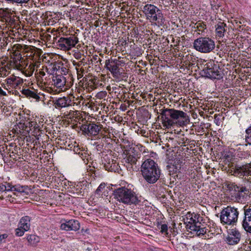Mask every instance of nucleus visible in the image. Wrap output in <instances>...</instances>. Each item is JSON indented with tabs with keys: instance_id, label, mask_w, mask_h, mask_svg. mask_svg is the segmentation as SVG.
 <instances>
[{
	"instance_id": "17",
	"label": "nucleus",
	"mask_w": 251,
	"mask_h": 251,
	"mask_svg": "<svg viewBox=\"0 0 251 251\" xmlns=\"http://www.w3.org/2000/svg\"><path fill=\"white\" fill-rule=\"evenodd\" d=\"M117 60H107L105 61V66L113 76H116L119 73V65Z\"/></svg>"
},
{
	"instance_id": "19",
	"label": "nucleus",
	"mask_w": 251,
	"mask_h": 251,
	"mask_svg": "<svg viewBox=\"0 0 251 251\" xmlns=\"http://www.w3.org/2000/svg\"><path fill=\"white\" fill-rule=\"evenodd\" d=\"M244 215L242 226L247 232L251 233V212L244 209Z\"/></svg>"
},
{
	"instance_id": "4",
	"label": "nucleus",
	"mask_w": 251,
	"mask_h": 251,
	"mask_svg": "<svg viewBox=\"0 0 251 251\" xmlns=\"http://www.w3.org/2000/svg\"><path fill=\"white\" fill-rule=\"evenodd\" d=\"M238 214L237 208L227 206L223 209L221 212V222L223 225L234 224L237 221Z\"/></svg>"
},
{
	"instance_id": "37",
	"label": "nucleus",
	"mask_w": 251,
	"mask_h": 251,
	"mask_svg": "<svg viewBox=\"0 0 251 251\" xmlns=\"http://www.w3.org/2000/svg\"><path fill=\"white\" fill-rule=\"evenodd\" d=\"M78 79L81 78L83 76L84 70L82 67L76 68Z\"/></svg>"
},
{
	"instance_id": "51",
	"label": "nucleus",
	"mask_w": 251,
	"mask_h": 251,
	"mask_svg": "<svg viewBox=\"0 0 251 251\" xmlns=\"http://www.w3.org/2000/svg\"><path fill=\"white\" fill-rule=\"evenodd\" d=\"M245 209H247V210H248V211H250L251 212V206H250L248 208H247L246 207L245 208Z\"/></svg>"
},
{
	"instance_id": "18",
	"label": "nucleus",
	"mask_w": 251,
	"mask_h": 251,
	"mask_svg": "<svg viewBox=\"0 0 251 251\" xmlns=\"http://www.w3.org/2000/svg\"><path fill=\"white\" fill-rule=\"evenodd\" d=\"M65 117L68 119H71L75 122L80 123L83 121V119L81 116L80 112L77 110H70V112L65 114Z\"/></svg>"
},
{
	"instance_id": "10",
	"label": "nucleus",
	"mask_w": 251,
	"mask_h": 251,
	"mask_svg": "<svg viewBox=\"0 0 251 251\" xmlns=\"http://www.w3.org/2000/svg\"><path fill=\"white\" fill-rule=\"evenodd\" d=\"M184 224H186L187 229L191 231V226H197V223L200 222L198 221L197 216L195 214H192L188 212L183 218Z\"/></svg>"
},
{
	"instance_id": "42",
	"label": "nucleus",
	"mask_w": 251,
	"mask_h": 251,
	"mask_svg": "<svg viewBox=\"0 0 251 251\" xmlns=\"http://www.w3.org/2000/svg\"><path fill=\"white\" fill-rule=\"evenodd\" d=\"M23 49L22 52H27L28 51H29L30 50H31V47H29L28 46L25 45H23Z\"/></svg>"
},
{
	"instance_id": "1",
	"label": "nucleus",
	"mask_w": 251,
	"mask_h": 251,
	"mask_svg": "<svg viewBox=\"0 0 251 251\" xmlns=\"http://www.w3.org/2000/svg\"><path fill=\"white\" fill-rule=\"evenodd\" d=\"M141 172L144 178L150 183L155 182L159 177L157 165L151 159L146 160L141 165Z\"/></svg>"
},
{
	"instance_id": "45",
	"label": "nucleus",
	"mask_w": 251,
	"mask_h": 251,
	"mask_svg": "<svg viewBox=\"0 0 251 251\" xmlns=\"http://www.w3.org/2000/svg\"><path fill=\"white\" fill-rule=\"evenodd\" d=\"M13 55L17 57V58H15L16 59H22V56L21 55V53L17 51H13Z\"/></svg>"
},
{
	"instance_id": "31",
	"label": "nucleus",
	"mask_w": 251,
	"mask_h": 251,
	"mask_svg": "<svg viewBox=\"0 0 251 251\" xmlns=\"http://www.w3.org/2000/svg\"><path fill=\"white\" fill-rule=\"evenodd\" d=\"M27 240L30 245L35 246L39 242L40 238L34 234H31L27 237Z\"/></svg>"
},
{
	"instance_id": "29",
	"label": "nucleus",
	"mask_w": 251,
	"mask_h": 251,
	"mask_svg": "<svg viewBox=\"0 0 251 251\" xmlns=\"http://www.w3.org/2000/svg\"><path fill=\"white\" fill-rule=\"evenodd\" d=\"M124 159L125 162L131 165L135 164L137 161L136 156L134 154H131L129 152L126 154V157Z\"/></svg>"
},
{
	"instance_id": "53",
	"label": "nucleus",
	"mask_w": 251,
	"mask_h": 251,
	"mask_svg": "<svg viewBox=\"0 0 251 251\" xmlns=\"http://www.w3.org/2000/svg\"><path fill=\"white\" fill-rule=\"evenodd\" d=\"M178 124L179 125V126H181V124L179 123V122L178 123Z\"/></svg>"
},
{
	"instance_id": "35",
	"label": "nucleus",
	"mask_w": 251,
	"mask_h": 251,
	"mask_svg": "<svg viewBox=\"0 0 251 251\" xmlns=\"http://www.w3.org/2000/svg\"><path fill=\"white\" fill-rule=\"evenodd\" d=\"M246 141L248 144H251V126L246 130Z\"/></svg>"
},
{
	"instance_id": "21",
	"label": "nucleus",
	"mask_w": 251,
	"mask_h": 251,
	"mask_svg": "<svg viewBox=\"0 0 251 251\" xmlns=\"http://www.w3.org/2000/svg\"><path fill=\"white\" fill-rule=\"evenodd\" d=\"M17 196L16 193L8 188L7 191H5L3 194H1L0 196L1 199H5L11 202L14 201V200L16 199V197Z\"/></svg>"
},
{
	"instance_id": "11",
	"label": "nucleus",
	"mask_w": 251,
	"mask_h": 251,
	"mask_svg": "<svg viewBox=\"0 0 251 251\" xmlns=\"http://www.w3.org/2000/svg\"><path fill=\"white\" fill-rule=\"evenodd\" d=\"M156 7L154 5L148 4L144 6L143 11L148 18L150 17L152 21L155 22L157 20V17L156 14Z\"/></svg>"
},
{
	"instance_id": "41",
	"label": "nucleus",
	"mask_w": 251,
	"mask_h": 251,
	"mask_svg": "<svg viewBox=\"0 0 251 251\" xmlns=\"http://www.w3.org/2000/svg\"><path fill=\"white\" fill-rule=\"evenodd\" d=\"M167 230H168L167 226L166 224L162 225L161 226V232L162 233H165L166 234H168Z\"/></svg>"
},
{
	"instance_id": "8",
	"label": "nucleus",
	"mask_w": 251,
	"mask_h": 251,
	"mask_svg": "<svg viewBox=\"0 0 251 251\" xmlns=\"http://www.w3.org/2000/svg\"><path fill=\"white\" fill-rule=\"evenodd\" d=\"M161 115L162 116L169 117L173 121L176 120L179 118H184L186 114L183 111L172 109H164L161 110Z\"/></svg>"
},
{
	"instance_id": "38",
	"label": "nucleus",
	"mask_w": 251,
	"mask_h": 251,
	"mask_svg": "<svg viewBox=\"0 0 251 251\" xmlns=\"http://www.w3.org/2000/svg\"><path fill=\"white\" fill-rule=\"evenodd\" d=\"M16 235L18 236H22L24 235L25 230H24L23 228H21L20 226L16 229Z\"/></svg>"
},
{
	"instance_id": "12",
	"label": "nucleus",
	"mask_w": 251,
	"mask_h": 251,
	"mask_svg": "<svg viewBox=\"0 0 251 251\" xmlns=\"http://www.w3.org/2000/svg\"><path fill=\"white\" fill-rule=\"evenodd\" d=\"M223 162L224 164L227 165L229 168L227 171L229 174H230L229 170L230 172L231 171L230 170L233 171L235 166H237L236 165V161L234 156L230 153H227L225 155L223 158Z\"/></svg>"
},
{
	"instance_id": "22",
	"label": "nucleus",
	"mask_w": 251,
	"mask_h": 251,
	"mask_svg": "<svg viewBox=\"0 0 251 251\" xmlns=\"http://www.w3.org/2000/svg\"><path fill=\"white\" fill-rule=\"evenodd\" d=\"M52 80L54 85L58 88L64 86L65 83V77L61 75H56L53 77Z\"/></svg>"
},
{
	"instance_id": "6",
	"label": "nucleus",
	"mask_w": 251,
	"mask_h": 251,
	"mask_svg": "<svg viewBox=\"0 0 251 251\" xmlns=\"http://www.w3.org/2000/svg\"><path fill=\"white\" fill-rule=\"evenodd\" d=\"M78 42V38L74 35L69 37H61L58 40L59 47L61 50H69Z\"/></svg>"
},
{
	"instance_id": "28",
	"label": "nucleus",
	"mask_w": 251,
	"mask_h": 251,
	"mask_svg": "<svg viewBox=\"0 0 251 251\" xmlns=\"http://www.w3.org/2000/svg\"><path fill=\"white\" fill-rule=\"evenodd\" d=\"M23 95L27 97L32 98L35 100H39L40 97L34 91L30 90L29 89H23L22 91Z\"/></svg>"
},
{
	"instance_id": "39",
	"label": "nucleus",
	"mask_w": 251,
	"mask_h": 251,
	"mask_svg": "<svg viewBox=\"0 0 251 251\" xmlns=\"http://www.w3.org/2000/svg\"><path fill=\"white\" fill-rule=\"evenodd\" d=\"M34 69H35V65L33 64H30L29 65L28 68L27 70L29 75H32L34 71Z\"/></svg>"
},
{
	"instance_id": "2",
	"label": "nucleus",
	"mask_w": 251,
	"mask_h": 251,
	"mask_svg": "<svg viewBox=\"0 0 251 251\" xmlns=\"http://www.w3.org/2000/svg\"><path fill=\"white\" fill-rule=\"evenodd\" d=\"M115 198L119 202L126 204H138L140 201L135 193L125 187L118 188L114 191Z\"/></svg>"
},
{
	"instance_id": "5",
	"label": "nucleus",
	"mask_w": 251,
	"mask_h": 251,
	"mask_svg": "<svg viewBox=\"0 0 251 251\" xmlns=\"http://www.w3.org/2000/svg\"><path fill=\"white\" fill-rule=\"evenodd\" d=\"M202 74L205 77L210 78L219 79L222 77V73L219 67L215 65L213 62L210 61L206 63L203 70Z\"/></svg>"
},
{
	"instance_id": "20",
	"label": "nucleus",
	"mask_w": 251,
	"mask_h": 251,
	"mask_svg": "<svg viewBox=\"0 0 251 251\" xmlns=\"http://www.w3.org/2000/svg\"><path fill=\"white\" fill-rule=\"evenodd\" d=\"M203 225L201 223H197V226H191V231H190L192 233H195L199 236H202L204 235L207 231V229L205 227H203Z\"/></svg>"
},
{
	"instance_id": "40",
	"label": "nucleus",
	"mask_w": 251,
	"mask_h": 251,
	"mask_svg": "<svg viewBox=\"0 0 251 251\" xmlns=\"http://www.w3.org/2000/svg\"><path fill=\"white\" fill-rule=\"evenodd\" d=\"M45 75L46 73L44 70H43V69H42V70H40L38 73V75L37 76V79L38 81H41V76H44Z\"/></svg>"
},
{
	"instance_id": "44",
	"label": "nucleus",
	"mask_w": 251,
	"mask_h": 251,
	"mask_svg": "<svg viewBox=\"0 0 251 251\" xmlns=\"http://www.w3.org/2000/svg\"><path fill=\"white\" fill-rule=\"evenodd\" d=\"M29 0H16L15 3L18 4H26L27 3Z\"/></svg>"
},
{
	"instance_id": "48",
	"label": "nucleus",
	"mask_w": 251,
	"mask_h": 251,
	"mask_svg": "<svg viewBox=\"0 0 251 251\" xmlns=\"http://www.w3.org/2000/svg\"><path fill=\"white\" fill-rule=\"evenodd\" d=\"M7 237V235L5 234L0 235V243H1L3 240L6 238Z\"/></svg>"
},
{
	"instance_id": "15",
	"label": "nucleus",
	"mask_w": 251,
	"mask_h": 251,
	"mask_svg": "<svg viewBox=\"0 0 251 251\" xmlns=\"http://www.w3.org/2000/svg\"><path fill=\"white\" fill-rule=\"evenodd\" d=\"M12 64L5 59H0V77H5L10 72Z\"/></svg>"
},
{
	"instance_id": "34",
	"label": "nucleus",
	"mask_w": 251,
	"mask_h": 251,
	"mask_svg": "<svg viewBox=\"0 0 251 251\" xmlns=\"http://www.w3.org/2000/svg\"><path fill=\"white\" fill-rule=\"evenodd\" d=\"M8 94H11V91L8 88H4V90L0 87V97L8 96Z\"/></svg>"
},
{
	"instance_id": "47",
	"label": "nucleus",
	"mask_w": 251,
	"mask_h": 251,
	"mask_svg": "<svg viewBox=\"0 0 251 251\" xmlns=\"http://www.w3.org/2000/svg\"><path fill=\"white\" fill-rule=\"evenodd\" d=\"M34 122L32 121H29L25 123V125L27 126V129L29 128L30 127L32 126H33V124Z\"/></svg>"
},
{
	"instance_id": "43",
	"label": "nucleus",
	"mask_w": 251,
	"mask_h": 251,
	"mask_svg": "<svg viewBox=\"0 0 251 251\" xmlns=\"http://www.w3.org/2000/svg\"><path fill=\"white\" fill-rule=\"evenodd\" d=\"M8 188L4 185H1L0 186V191L1 192L2 194H3L5 191H7Z\"/></svg>"
},
{
	"instance_id": "36",
	"label": "nucleus",
	"mask_w": 251,
	"mask_h": 251,
	"mask_svg": "<svg viewBox=\"0 0 251 251\" xmlns=\"http://www.w3.org/2000/svg\"><path fill=\"white\" fill-rule=\"evenodd\" d=\"M23 45L21 44H16L12 47V51H17L19 52H22Z\"/></svg>"
},
{
	"instance_id": "49",
	"label": "nucleus",
	"mask_w": 251,
	"mask_h": 251,
	"mask_svg": "<svg viewBox=\"0 0 251 251\" xmlns=\"http://www.w3.org/2000/svg\"><path fill=\"white\" fill-rule=\"evenodd\" d=\"M43 70H44L45 72H47L48 74H50V73L49 72V69L47 68V67H43Z\"/></svg>"
},
{
	"instance_id": "50",
	"label": "nucleus",
	"mask_w": 251,
	"mask_h": 251,
	"mask_svg": "<svg viewBox=\"0 0 251 251\" xmlns=\"http://www.w3.org/2000/svg\"><path fill=\"white\" fill-rule=\"evenodd\" d=\"M101 188H102V185H100L99 187L98 188V189H97L96 191L97 192H98L99 191H100Z\"/></svg>"
},
{
	"instance_id": "14",
	"label": "nucleus",
	"mask_w": 251,
	"mask_h": 251,
	"mask_svg": "<svg viewBox=\"0 0 251 251\" xmlns=\"http://www.w3.org/2000/svg\"><path fill=\"white\" fill-rule=\"evenodd\" d=\"M241 238L240 233L236 229H232L226 238V241L229 245L237 244Z\"/></svg>"
},
{
	"instance_id": "25",
	"label": "nucleus",
	"mask_w": 251,
	"mask_h": 251,
	"mask_svg": "<svg viewBox=\"0 0 251 251\" xmlns=\"http://www.w3.org/2000/svg\"><path fill=\"white\" fill-rule=\"evenodd\" d=\"M19 226L25 230L28 231L30 228V218L28 216L23 217L20 221Z\"/></svg>"
},
{
	"instance_id": "3",
	"label": "nucleus",
	"mask_w": 251,
	"mask_h": 251,
	"mask_svg": "<svg viewBox=\"0 0 251 251\" xmlns=\"http://www.w3.org/2000/svg\"><path fill=\"white\" fill-rule=\"evenodd\" d=\"M194 49L201 53H209L215 47V42L209 37H200L196 39L193 43Z\"/></svg>"
},
{
	"instance_id": "32",
	"label": "nucleus",
	"mask_w": 251,
	"mask_h": 251,
	"mask_svg": "<svg viewBox=\"0 0 251 251\" xmlns=\"http://www.w3.org/2000/svg\"><path fill=\"white\" fill-rule=\"evenodd\" d=\"M15 130L19 132H21V130H27V126L25 125V123L20 122L16 126Z\"/></svg>"
},
{
	"instance_id": "9",
	"label": "nucleus",
	"mask_w": 251,
	"mask_h": 251,
	"mask_svg": "<svg viewBox=\"0 0 251 251\" xmlns=\"http://www.w3.org/2000/svg\"><path fill=\"white\" fill-rule=\"evenodd\" d=\"M101 127L93 123L83 124L81 126V130L85 133L92 135H97L101 129Z\"/></svg>"
},
{
	"instance_id": "16",
	"label": "nucleus",
	"mask_w": 251,
	"mask_h": 251,
	"mask_svg": "<svg viewBox=\"0 0 251 251\" xmlns=\"http://www.w3.org/2000/svg\"><path fill=\"white\" fill-rule=\"evenodd\" d=\"M80 228L79 222L75 220H71L61 225V228L65 230H77Z\"/></svg>"
},
{
	"instance_id": "24",
	"label": "nucleus",
	"mask_w": 251,
	"mask_h": 251,
	"mask_svg": "<svg viewBox=\"0 0 251 251\" xmlns=\"http://www.w3.org/2000/svg\"><path fill=\"white\" fill-rule=\"evenodd\" d=\"M27 64L25 62L23 58L16 59L13 58V65L12 66L16 68L17 70H22L25 68V66H26Z\"/></svg>"
},
{
	"instance_id": "33",
	"label": "nucleus",
	"mask_w": 251,
	"mask_h": 251,
	"mask_svg": "<svg viewBox=\"0 0 251 251\" xmlns=\"http://www.w3.org/2000/svg\"><path fill=\"white\" fill-rule=\"evenodd\" d=\"M225 184V186L230 191H237V189H239V187L235 185L234 183L226 181Z\"/></svg>"
},
{
	"instance_id": "46",
	"label": "nucleus",
	"mask_w": 251,
	"mask_h": 251,
	"mask_svg": "<svg viewBox=\"0 0 251 251\" xmlns=\"http://www.w3.org/2000/svg\"><path fill=\"white\" fill-rule=\"evenodd\" d=\"M237 191L240 192H244L247 191V188L245 187H239V189H237Z\"/></svg>"
},
{
	"instance_id": "23",
	"label": "nucleus",
	"mask_w": 251,
	"mask_h": 251,
	"mask_svg": "<svg viewBox=\"0 0 251 251\" xmlns=\"http://www.w3.org/2000/svg\"><path fill=\"white\" fill-rule=\"evenodd\" d=\"M71 101V100H69L67 98L63 97L57 100L54 104L56 107H65L69 106Z\"/></svg>"
},
{
	"instance_id": "26",
	"label": "nucleus",
	"mask_w": 251,
	"mask_h": 251,
	"mask_svg": "<svg viewBox=\"0 0 251 251\" xmlns=\"http://www.w3.org/2000/svg\"><path fill=\"white\" fill-rule=\"evenodd\" d=\"M226 25L223 22H219L216 25V33L217 36L221 37L224 35V33L226 31L225 27Z\"/></svg>"
},
{
	"instance_id": "7",
	"label": "nucleus",
	"mask_w": 251,
	"mask_h": 251,
	"mask_svg": "<svg viewBox=\"0 0 251 251\" xmlns=\"http://www.w3.org/2000/svg\"><path fill=\"white\" fill-rule=\"evenodd\" d=\"M229 171L231 175L237 176L240 177H245V179L249 180L251 179V167L248 165H244L242 166H235L233 171L230 170Z\"/></svg>"
},
{
	"instance_id": "27",
	"label": "nucleus",
	"mask_w": 251,
	"mask_h": 251,
	"mask_svg": "<svg viewBox=\"0 0 251 251\" xmlns=\"http://www.w3.org/2000/svg\"><path fill=\"white\" fill-rule=\"evenodd\" d=\"M194 27L196 28L198 34H201L206 29V25L203 22L199 21L195 24Z\"/></svg>"
},
{
	"instance_id": "30",
	"label": "nucleus",
	"mask_w": 251,
	"mask_h": 251,
	"mask_svg": "<svg viewBox=\"0 0 251 251\" xmlns=\"http://www.w3.org/2000/svg\"><path fill=\"white\" fill-rule=\"evenodd\" d=\"M163 118V126H165L166 128L171 127L172 126H173L175 124H177V122H174V121L171 119L169 117L167 116H162Z\"/></svg>"
},
{
	"instance_id": "13",
	"label": "nucleus",
	"mask_w": 251,
	"mask_h": 251,
	"mask_svg": "<svg viewBox=\"0 0 251 251\" xmlns=\"http://www.w3.org/2000/svg\"><path fill=\"white\" fill-rule=\"evenodd\" d=\"M5 81L6 82L9 90L11 88L16 89L23 83V80L22 78L14 75H12L6 79Z\"/></svg>"
},
{
	"instance_id": "52",
	"label": "nucleus",
	"mask_w": 251,
	"mask_h": 251,
	"mask_svg": "<svg viewBox=\"0 0 251 251\" xmlns=\"http://www.w3.org/2000/svg\"><path fill=\"white\" fill-rule=\"evenodd\" d=\"M248 241H249V244L251 245V239L248 240ZM250 251H251V249Z\"/></svg>"
}]
</instances>
